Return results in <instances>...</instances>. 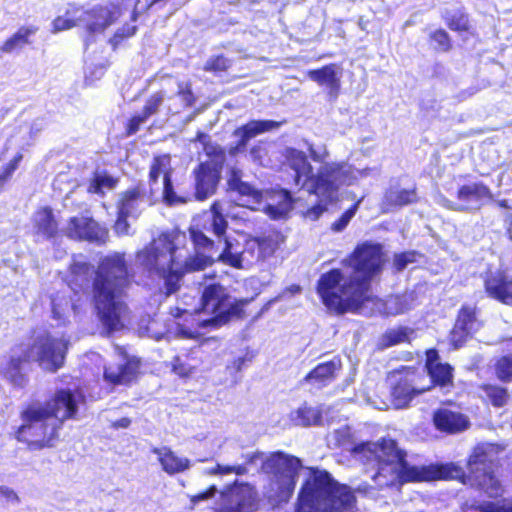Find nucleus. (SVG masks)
I'll use <instances>...</instances> for the list:
<instances>
[{"label": "nucleus", "mask_w": 512, "mask_h": 512, "mask_svg": "<svg viewBox=\"0 0 512 512\" xmlns=\"http://www.w3.org/2000/svg\"><path fill=\"white\" fill-rule=\"evenodd\" d=\"M327 210L326 204H322L321 202L315 203L313 206L309 207L305 212L304 216L309 218L312 221H316L320 218V216Z\"/></svg>", "instance_id": "e2e57ef3"}, {"label": "nucleus", "mask_w": 512, "mask_h": 512, "mask_svg": "<svg viewBox=\"0 0 512 512\" xmlns=\"http://www.w3.org/2000/svg\"><path fill=\"white\" fill-rule=\"evenodd\" d=\"M302 468V460L295 455L282 450L269 453L261 464V471L270 476L264 487L266 498L277 504L288 502Z\"/></svg>", "instance_id": "0eeeda50"}, {"label": "nucleus", "mask_w": 512, "mask_h": 512, "mask_svg": "<svg viewBox=\"0 0 512 512\" xmlns=\"http://www.w3.org/2000/svg\"><path fill=\"white\" fill-rule=\"evenodd\" d=\"M210 211L211 221L209 230H211L218 237L224 236L228 228V222L221 212L220 205L217 202H214L210 207Z\"/></svg>", "instance_id": "49530a36"}, {"label": "nucleus", "mask_w": 512, "mask_h": 512, "mask_svg": "<svg viewBox=\"0 0 512 512\" xmlns=\"http://www.w3.org/2000/svg\"><path fill=\"white\" fill-rule=\"evenodd\" d=\"M276 249L277 243L270 236L249 237L245 240L243 253L248 263H257L273 256Z\"/></svg>", "instance_id": "393cba45"}, {"label": "nucleus", "mask_w": 512, "mask_h": 512, "mask_svg": "<svg viewBox=\"0 0 512 512\" xmlns=\"http://www.w3.org/2000/svg\"><path fill=\"white\" fill-rule=\"evenodd\" d=\"M357 503L354 490L338 482L325 469L307 467L296 512H353Z\"/></svg>", "instance_id": "423d86ee"}, {"label": "nucleus", "mask_w": 512, "mask_h": 512, "mask_svg": "<svg viewBox=\"0 0 512 512\" xmlns=\"http://www.w3.org/2000/svg\"><path fill=\"white\" fill-rule=\"evenodd\" d=\"M178 95L182 98L186 107H192L196 103V97L192 91L191 84L187 83L178 90Z\"/></svg>", "instance_id": "680f3d73"}, {"label": "nucleus", "mask_w": 512, "mask_h": 512, "mask_svg": "<svg viewBox=\"0 0 512 512\" xmlns=\"http://www.w3.org/2000/svg\"><path fill=\"white\" fill-rule=\"evenodd\" d=\"M119 9L116 5L104 6L97 5L86 12L87 24L86 32L88 34L87 43L93 40L95 34L103 33L106 28L112 25L118 17Z\"/></svg>", "instance_id": "412c9836"}, {"label": "nucleus", "mask_w": 512, "mask_h": 512, "mask_svg": "<svg viewBox=\"0 0 512 512\" xmlns=\"http://www.w3.org/2000/svg\"><path fill=\"white\" fill-rule=\"evenodd\" d=\"M424 367L430 378L429 384L424 386V388H428V391L437 387L449 392L454 388V367L447 362H441L436 348H429L425 351Z\"/></svg>", "instance_id": "dca6fc26"}, {"label": "nucleus", "mask_w": 512, "mask_h": 512, "mask_svg": "<svg viewBox=\"0 0 512 512\" xmlns=\"http://www.w3.org/2000/svg\"><path fill=\"white\" fill-rule=\"evenodd\" d=\"M493 371L500 383L512 382V353L496 358L493 364Z\"/></svg>", "instance_id": "a19ab883"}, {"label": "nucleus", "mask_w": 512, "mask_h": 512, "mask_svg": "<svg viewBox=\"0 0 512 512\" xmlns=\"http://www.w3.org/2000/svg\"><path fill=\"white\" fill-rule=\"evenodd\" d=\"M292 420L296 425L303 427L319 425L322 420V413L320 410L304 403L295 411Z\"/></svg>", "instance_id": "e433bc0d"}, {"label": "nucleus", "mask_w": 512, "mask_h": 512, "mask_svg": "<svg viewBox=\"0 0 512 512\" xmlns=\"http://www.w3.org/2000/svg\"><path fill=\"white\" fill-rule=\"evenodd\" d=\"M480 512H512V499H503L501 502H483L478 507Z\"/></svg>", "instance_id": "4d7b16f0"}, {"label": "nucleus", "mask_w": 512, "mask_h": 512, "mask_svg": "<svg viewBox=\"0 0 512 512\" xmlns=\"http://www.w3.org/2000/svg\"><path fill=\"white\" fill-rule=\"evenodd\" d=\"M478 397L481 402L494 409H502L512 402L510 390L500 383L483 382L478 385Z\"/></svg>", "instance_id": "b1692460"}, {"label": "nucleus", "mask_w": 512, "mask_h": 512, "mask_svg": "<svg viewBox=\"0 0 512 512\" xmlns=\"http://www.w3.org/2000/svg\"><path fill=\"white\" fill-rule=\"evenodd\" d=\"M387 262L383 244L365 240L341 260L340 268L322 273L315 286L321 302L338 315L359 311L370 301L372 281L379 278Z\"/></svg>", "instance_id": "f03ea898"}, {"label": "nucleus", "mask_w": 512, "mask_h": 512, "mask_svg": "<svg viewBox=\"0 0 512 512\" xmlns=\"http://www.w3.org/2000/svg\"><path fill=\"white\" fill-rule=\"evenodd\" d=\"M486 295L504 305L512 306V277L497 270L487 273L483 280Z\"/></svg>", "instance_id": "aec40b11"}, {"label": "nucleus", "mask_w": 512, "mask_h": 512, "mask_svg": "<svg viewBox=\"0 0 512 512\" xmlns=\"http://www.w3.org/2000/svg\"><path fill=\"white\" fill-rule=\"evenodd\" d=\"M162 198L165 204L168 206H175L179 204H185L190 199L189 191L180 189L179 193L174 191L171 172H166L163 179V193Z\"/></svg>", "instance_id": "f704fd0d"}, {"label": "nucleus", "mask_w": 512, "mask_h": 512, "mask_svg": "<svg viewBox=\"0 0 512 512\" xmlns=\"http://www.w3.org/2000/svg\"><path fill=\"white\" fill-rule=\"evenodd\" d=\"M337 68V64L330 63L317 69L308 70L306 75L319 86L327 87L330 95L337 97L341 88V80L337 75Z\"/></svg>", "instance_id": "cd10ccee"}, {"label": "nucleus", "mask_w": 512, "mask_h": 512, "mask_svg": "<svg viewBox=\"0 0 512 512\" xmlns=\"http://www.w3.org/2000/svg\"><path fill=\"white\" fill-rule=\"evenodd\" d=\"M216 486L215 485H211L209 486L206 490L202 491V492H199L195 495H192L190 497V501L192 504H197L198 502L200 501H204V500H207L211 497H213L216 493Z\"/></svg>", "instance_id": "69168bd1"}, {"label": "nucleus", "mask_w": 512, "mask_h": 512, "mask_svg": "<svg viewBox=\"0 0 512 512\" xmlns=\"http://www.w3.org/2000/svg\"><path fill=\"white\" fill-rule=\"evenodd\" d=\"M343 369L342 360L335 356L328 361L318 363L300 381L301 384H308L311 390H321L331 385Z\"/></svg>", "instance_id": "6ab92c4d"}, {"label": "nucleus", "mask_w": 512, "mask_h": 512, "mask_svg": "<svg viewBox=\"0 0 512 512\" xmlns=\"http://www.w3.org/2000/svg\"><path fill=\"white\" fill-rule=\"evenodd\" d=\"M443 20L448 29L453 32H456L460 35H474V27L470 14L466 12L464 8L457 9L453 13H447L445 16H443Z\"/></svg>", "instance_id": "72a5a7b5"}, {"label": "nucleus", "mask_w": 512, "mask_h": 512, "mask_svg": "<svg viewBox=\"0 0 512 512\" xmlns=\"http://www.w3.org/2000/svg\"><path fill=\"white\" fill-rule=\"evenodd\" d=\"M77 414L75 392L69 388L56 389L43 402L33 399L21 406V422L14 428L12 437L29 452L54 449L64 422L76 419Z\"/></svg>", "instance_id": "20e7f679"}, {"label": "nucleus", "mask_w": 512, "mask_h": 512, "mask_svg": "<svg viewBox=\"0 0 512 512\" xmlns=\"http://www.w3.org/2000/svg\"><path fill=\"white\" fill-rule=\"evenodd\" d=\"M254 509L255 501L250 495L231 492L221 497L213 512H253Z\"/></svg>", "instance_id": "7c9ffc66"}, {"label": "nucleus", "mask_w": 512, "mask_h": 512, "mask_svg": "<svg viewBox=\"0 0 512 512\" xmlns=\"http://www.w3.org/2000/svg\"><path fill=\"white\" fill-rule=\"evenodd\" d=\"M117 351L121 362L106 365L103 379L111 387L130 386L140 375L142 361L137 356L129 355L122 347H118Z\"/></svg>", "instance_id": "4468645a"}, {"label": "nucleus", "mask_w": 512, "mask_h": 512, "mask_svg": "<svg viewBox=\"0 0 512 512\" xmlns=\"http://www.w3.org/2000/svg\"><path fill=\"white\" fill-rule=\"evenodd\" d=\"M76 26V20L65 16H57L52 22V31L54 33L71 29Z\"/></svg>", "instance_id": "052dcab7"}, {"label": "nucleus", "mask_w": 512, "mask_h": 512, "mask_svg": "<svg viewBox=\"0 0 512 512\" xmlns=\"http://www.w3.org/2000/svg\"><path fill=\"white\" fill-rule=\"evenodd\" d=\"M32 347L25 343L16 344L0 369V376L14 388L24 389L29 384V372L34 363Z\"/></svg>", "instance_id": "9d476101"}, {"label": "nucleus", "mask_w": 512, "mask_h": 512, "mask_svg": "<svg viewBox=\"0 0 512 512\" xmlns=\"http://www.w3.org/2000/svg\"><path fill=\"white\" fill-rule=\"evenodd\" d=\"M34 231L45 239H54L62 234L57 218L50 206L38 208L32 220Z\"/></svg>", "instance_id": "a878e982"}, {"label": "nucleus", "mask_w": 512, "mask_h": 512, "mask_svg": "<svg viewBox=\"0 0 512 512\" xmlns=\"http://www.w3.org/2000/svg\"><path fill=\"white\" fill-rule=\"evenodd\" d=\"M231 299L226 288L216 282L206 285L201 293L198 312L211 315V318L203 320L202 327H221L222 319L226 318L228 301Z\"/></svg>", "instance_id": "9b49d317"}, {"label": "nucleus", "mask_w": 512, "mask_h": 512, "mask_svg": "<svg viewBox=\"0 0 512 512\" xmlns=\"http://www.w3.org/2000/svg\"><path fill=\"white\" fill-rule=\"evenodd\" d=\"M455 197L456 202H451L447 207L457 212L478 211L494 198L491 189L481 181L461 185Z\"/></svg>", "instance_id": "2eb2a0df"}, {"label": "nucleus", "mask_w": 512, "mask_h": 512, "mask_svg": "<svg viewBox=\"0 0 512 512\" xmlns=\"http://www.w3.org/2000/svg\"><path fill=\"white\" fill-rule=\"evenodd\" d=\"M420 256L421 254L415 250L395 253L392 263L393 270L397 273L403 271L408 264L416 262Z\"/></svg>", "instance_id": "3c124183"}, {"label": "nucleus", "mask_w": 512, "mask_h": 512, "mask_svg": "<svg viewBox=\"0 0 512 512\" xmlns=\"http://www.w3.org/2000/svg\"><path fill=\"white\" fill-rule=\"evenodd\" d=\"M218 261L235 269L243 268V261H246L243 249L241 251H234L233 244L227 238L222 252L218 256Z\"/></svg>", "instance_id": "58836bf2"}, {"label": "nucleus", "mask_w": 512, "mask_h": 512, "mask_svg": "<svg viewBox=\"0 0 512 512\" xmlns=\"http://www.w3.org/2000/svg\"><path fill=\"white\" fill-rule=\"evenodd\" d=\"M501 463L494 444L475 445L466 459L467 472L454 462H431L424 465L408 461L404 451L381 487L403 486L408 483H429L455 480L489 498L502 496L504 488L497 472Z\"/></svg>", "instance_id": "f257e3e1"}, {"label": "nucleus", "mask_w": 512, "mask_h": 512, "mask_svg": "<svg viewBox=\"0 0 512 512\" xmlns=\"http://www.w3.org/2000/svg\"><path fill=\"white\" fill-rule=\"evenodd\" d=\"M206 154L209 157H212L215 159H220V160H223L224 156H225L224 150L220 146H217V145L210 146L208 149H206Z\"/></svg>", "instance_id": "774afa93"}, {"label": "nucleus", "mask_w": 512, "mask_h": 512, "mask_svg": "<svg viewBox=\"0 0 512 512\" xmlns=\"http://www.w3.org/2000/svg\"><path fill=\"white\" fill-rule=\"evenodd\" d=\"M278 126L279 124L272 120H251L238 127L234 130L233 134L239 136V140L237 141L236 147L231 150V153H234V151L239 148L246 147L249 140L253 137L277 128Z\"/></svg>", "instance_id": "c756f323"}, {"label": "nucleus", "mask_w": 512, "mask_h": 512, "mask_svg": "<svg viewBox=\"0 0 512 512\" xmlns=\"http://www.w3.org/2000/svg\"><path fill=\"white\" fill-rule=\"evenodd\" d=\"M38 27L21 26L0 45V53L12 54L21 51L25 46L32 43L31 37L36 34Z\"/></svg>", "instance_id": "2f4dec72"}, {"label": "nucleus", "mask_w": 512, "mask_h": 512, "mask_svg": "<svg viewBox=\"0 0 512 512\" xmlns=\"http://www.w3.org/2000/svg\"><path fill=\"white\" fill-rule=\"evenodd\" d=\"M278 196L280 197L281 201L280 204L285 210H289L292 208L294 204V198L291 194V192L287 189L281 188L277 190L276 192Z\"/></svg>", "instance_id": "0e129e2a"}, {"label": "nucleus", "mask_w": 512, "mask_h": 512, "mask_svg": "<svg viewBox=\"0 0 512 512\" xmlns=\"http://www.w3.org/2000/svg\"><path fill=\"white\" fill-rule=\"evenodd\" d=\"M125 254L114 252L103 257L93 272L90 298L98 319L109 331L119 329L127 306L122 300L133 280Z\"/></svg>", "instance_id": "39448f33"}, {"label": "nucleus", "mask_w": 512, "mask_h": 512, "mask_svg": "<svg viewBox=\"0 0 512 512\" xmlns=\"http://www.w3.org/2000/svg\"><path fill=\"white\" fill-rule=\"evenodd\" d=\"M62 234L70 240L86 241L104 245L109 239V230L90 215L69 217Z\"/></svg>", "instance_id": "f8f14e48"}, {"label": "nucleus", "mask_w": 512, "mask_h": 512, "mask_svg": "<svg viewBox=\"0 0 512 512\" xmlns=\"http://www.w3.org/2000/svg\"><path fill=\"white\" fill-rule=\"evenodd\" d=\"M138 30V27L136 25H128L125 24L121 28H119L109 39V44L111 45L112 49L115 51L119 48V46L129 39L130 37L134 36Z\"/></svg>", "instance_id": "603ef678"}, {"label": "nucleus", "mask_w": 512, "mask_h": 512, "mask_svg": "<svg viewBox=\"0 0 512 512\" xmlns=\"http://www.w3.org/2000/svg\"><path fill=\"white\" fill-rule=\"evenodd\" d=\"M424 379L425 376L416 371H410L397 379L390 392L394 406L406 408L415 397L427 392L428 388L420 385V381Z\"/></svg>", "instance_id": "f3484780"}, {"label": "nucleus", "mask_w": 512, "mask_h": 512, "mask_svg": "<svg viewBox=\"0 0 512 512\" xmlns=\"http://www.w3.org/2000/svg\"><path fill=\"white\" fill-rule=\"evenodd\" d=\"M164 101V92L157 91L152 93L145 101V104L142 108V115L146 117L148 120L151 116L156 114L159 111V108L163 104Z\"/></svg>", "instance_id": "864d4df0"}, {"label": "nucleus", "mask_w": 512, "mask_h": 512, "mask_svg": "<svg viewBox=\"0 0 512 512\" xmlns=\"http://www.w3.org/2000/svg\"><path fill=\"white\" fill-rule=\"evenodd\" d=\"M196 352L197 348L194 347L186 354L187 358L190 357L195 362L194 364L183 360L180 355L175 356L172 360V371L180 377H189L196 370L197 363L200 362V359L194 356Z\"/></svg>", "instance_id": "ea45409f"}, {"label": "nucleus", "mask_w": 512, "mask_h": 512, "mask_svg": "<svg viewBox=\"0 0 512 512\" xmlns=\"http://www.w3.org/2000/svg\"><path fill=\"white\" fill-rule=\"evenodd\" d=\"M92 266L86 261H75L69 265L68 286L75 292L78 293L82 290L81 279L88 276L91 273Z\"/></svg>", "instance_id": "4c0bfd02"}, {"label": "nucleus", "mask_w": 512, "mask_h": 512, "mask_svg": "<svg viewBox=\"0 0 512 512\" xmlns=\"http://www.w3.org/2000/svg\"><path fill=\"white\" fill-rule=\"evenodd\" d=\"M432 420L435 428L446 434L460 433L466 430L470 425L466 415L448 408L436 409L433 412Z\"/></svg>", "instance_id": "5701e85b"}, {"label": "nucleus", "mask_w": 512, "mask_h": 512, "mask_svg": "<svg viewBox=\"0 0 512 512\" xmlns=\"http://www.w3.org/2000/svg\"><path fill=\"white\" fill-rule=\"evenodd\" d=\"M22 160L23 154L18 152L6 165H4L0 172V192L3 191L5 184L11 179L13 173L17 170Z\"/></svg>", "instance_id": "5fc2aeb1"}, {"label": "nucleus", "mask_w": 512, "mask_h": 512, "mask_svg": "<svg viewBox=\"0 0 512 512\" xmlns=\"http://www.w3.org/2000/svg\"><path fill=\"white\" fill-rule=\"evenodd\" d=\"M232 66V60L226 57L224 54L212 55L205 62L203 70L205 72H211L215 75L227 72Z\"/></svg>", "instance_id": "de8ad7c7"}, {"label": "nucleus", "mask_w": 512, "mask_h": 512, "mask_svg": "<svg viewBox=\"0 0 512 512\" xmlns=\"http://www.w3.org/2000/svg\"><path fill=\"white\" fill-rule=\"evenodd\" d=\"M153 196V190L146 191L144 184L139 182L136 185L129 187L120 194V198L117 202V209L129 212L133 214L136 212L139 202L144 199H151Z\"/></svg>", "instance_id": "473e14b6"}, {"label": "nucleus", "mask_w": 512, "mask_h": 512, "mask_svg": "<svg viewBox=\"0 0 512 512\" xmlns=\"http://www.w3.org/2000/svg\"><path fill=\"white\" fill-rule=\"evenodd\" d=\"M169 155H156L153 157L150 164L148 179L150 184H156L159 176L163 174L165 177L166 172H171Z\"/></svg>", "instance_id": "c03bdc74"}, {"label": "nucleus", "mask_w": 512, "mask_h": 512, "mask_svg": "<svg viewBox=\"0 0 512 512\" xmlns=\"http://www.w3.org/2000/svg\"><path fill=\"white\" fill-rule=\"evenodd\" d=\"M350 451L377 463V471L373 475V480L381 485V481L387 477L391 468L397 463L400 454L405 450L398 446L396 440L382 437L376 442L358 443Z\"/></svg>", "instance_id": "6e6552de"}, {"label": "nucleus", "mask_w": 512, "mask_h": 512, "mask_svg": "<svg viewBox=\"0 0 512 512\" xmlns=\"http://www.w3.org/2000/svg\"><path fill=\"white\" fill-rule=\"evenodd\" d=\"M27 347H32L35 362L55 373L65 364L69 342L46 331L38 335L32 344H27Z\"/></svg>", "instance_id": "1a4fd4ad"}, {"label": "nucleus", "mask_w": 512, "mask_h": 512, "mask_svg": "<svg viewBox=\"0 0 512 512\" xmlns=\"http://www.w3.org/2000/svg\"><path fill=\"white\" fill-rule=\"evenodd\" d=\"M412 333V329L405 326H399L397 328L386 330L382 335V341L385 347H392L400 343H409L410 334Z\"/></svg>", "instance_id": "79ce46f5"}, {"label": "nucleus", "mask_w": 512, "mask_h": 512, "mask_svg": "<svg viewBox=\"0 0 512 512\" xmlns=\"http://www.w3.org/2000/svg\"><path fill=\"white\" fill-rule=\"evenodd\" d=\"M342 165L340 164H326L321 166L317 173L306 178L304 181H310L311 184L307 189L311 195L321 196L325 199L326 203L332 202L338 190L336 184V175L340 173Z\"/></svg>", "instance_id": "a211bd4d"}, {"label": "nucleus", "mask_w": 512, "mask_h": 512, "mask_svg": "<svg viewBox=\"0 0 512 512\" xmlns=\"http://www.w3.org/2000/svg\"><path fill=\"white\" fill-rule=\"evenodd\" d=\"M146 121L147 119L142 115V113L131 116L125 124L124 135L126 137H130L136 134L139 131L140 126Z\"/></svg>", "instance_id": "bf43d9fd"}, {"label": "nucleus", "mask_w": 512, "mask_h": 512, "mask_svg": "<svg viewBox=\"0 0 512 512\" xmlns=\"http://www.w3.org/2000/svg\"><path fill=\"white\" fill-rule=\"evenodd\" d=\"M284 157L288 166L294 171L293 180L295 185L304 188V180L310 177L313 172V167L306 154L301 150L288 147L285 149Z\"/></svg>", "instance_id": "bb28decb"}, {"label": "nucleus", "mask_w": 512, "mask_h": 512, "mask_svg": "<svg viewBox=\"0 0 512 512\" xmlns=\"http://www.w3.org/2000/svg\"><path fill=\"white\" fill-rule=\"evenodd\" d=\"M358 204L359 202L352 204L336 221L332 223L331 228L333 231L340 232L346 228L351 218L355 215Z\"/></svg>", "instance_id": "13d9d810"}, {"label": "nucleus", "mask_w": 512, "mask_h": 512, "mask_svg": "<svg viewBox=\"0 0 512 512\" xmlns=\"http://www.w3.org/2000/svg\"><path fill=\"white\" fill-rule=\"evenodd\" d=\"M483 326L480 309L476 305L463 304L457 311L454 324L449 332V344L459 349Z\"/></svg>", "instance_id": "ddd939ff"}, {"label": "nucleus", "mask_w": 512, "mask_h": 512, "mask_svg": "<svg viewBox=\"0 0 512 512\" xmlns=\"http://www.w3.org/2000/svg\"><path fill=\"white\" fill-rule=\"evenodd\" d=\"M251 299L242 298L236 299L233 302L231 300L228 301V306L226 308L227 316L222 319L221 326L227 324L231 319L238 318L243 319L246 317L245 307L251 302Z\"/></svg>", "instance_id": "09e8293b"}, {"label": "nucleus", "mask_w": 512, "mask_h": 512, "mask_svg": "<svg viewBox=\"0 0 512 512\" xmlns=\"http://www.w3.org/2000/svg\"><path fill=\"white\" fill-rule=\"evenodd\" d=\"M151 452L157 456L162 470L168 475H175L188 470L191 462L188 458L179 457L169 447H154Z\"/></svg>", "instance_id": "c85d7f7f"}, {"label": "nucleus", "mask_w": 512, "mask_h": 512, "mask_svg": "<svg viewBox=\"0 0 512 512\" xmlns=\"http://www.w3.org/2000/svg\"><path fill=\"white\" fill-rule=\"evenodd\" d=\"M0 495L11 503H18L20 501L17 493L12 488L6 486H0Z\"/></svg>", "instance_id": "338daca9"}, {"label": "nucleus", "mask_w": 512, "mask_h": 512, "mask_svg": "<svg viewBox=\"0 0 512 512\" xmlns=\"http://www.w3.org/2000/svg\"><path fill=\"white\" fill-rule=\"evenodd\" d=\"M418 201L417 189H401L392 191L385 196V205L389 208L407 206Z\"/></svg>", "instance_id": "c9c22d12"}, {"label": "nucleus", "mask_w": 512, "mask_h": 512, "mask_svg": "<svg viewBox=\"0 0 512 512\" xmlns=\"http://www.w3.org/2000/svg\"><path fill=\"white\" fill-rule=\"evenodd\" d=\"M429 40L435 43V49L439 52H449L453 47L449 33L443 28L432 31Z\"/></svg>", "instance_id": "8fccbe9b"}, {"label": "nucleus", "mask_w": 512, "mask_h": 512, "mask_svg": "<svg viewBox=\"0 0 512 512\" xmlns=\"http://www.w3.org/2000/svg\"><path fill=\"white\" fill-rule=\"evenodd\" d=\"M188 232L195 252L183 262L175 258L178 250L176 240L180 234L178 231L160 233L158 240L162 247L153 239L135 252V259L147 276L162 280V292L166 297L180 291L185 275L203 271L215 262L212 256L204 253L214 249V241L198 227H190Z\"/></svg>", "instance_id": "7ed1b4c3"}, {"label": "nucleus", "mask_w": 512, "mask_h": 512, "mask_svg": "<svg viewBox=\"0 0 512 512\" xmlns=\"http://www.w3.org/2000/svg\"><path fill=\"white\" fill-rule=\"evenodd\" d=\"M194 175V196L197 200L203 201L215 193L220 180V172L217 168L209 162H201L194 169Z\"/></svg>", "instance_id": "4be33fe9"}, {"label": "nucleus", "mask_w": 512, "mask_h": 512, "mask_svg": "<svg viewBox=\"0 0 512 512\" xmlns=\"http://www.w3.org/2000/svg\"><path fill=\"white\" fill-rule=\"evenodd\" d=\"M118 184V179L106 173H95L88 187L89 193L104 194V189H113Z\"/></svg>", "instance_id": "a18cd8bd"}, {"label": "nucleus", "mask_w": 512, "mask_h": 512, "mask_svg": "<svg viewBox=\"0 0 512 512\" xmlns=\"http://www.w3.org/2000/svg\"><path fill=\"white\" fill-rule=\"evenodd\" d=\"M132 214L121 209H117L116 220L113 225V230L117 236H125L129 234L130 224L128 218Z\"/></svg>", "instance_id": "6e6d98bb"}, {"label": "nucleus", "mask_w": 512, "mask_h": 512, "mask_svg": "<svg viewBox=\"0 0 512 512\" xmlns=\"http://www.w3.org/2000/svg\"><path fill=\"white\" fill-rule=\"evenodd\" d=\"M228 185L232 191L238 193L240 196H245L255 201H258L261 198L260 191L256 190L248 182L242 181L236 174L229 178Z\"/></svg>", "instance_id": "37998d69"}]
</instances>
